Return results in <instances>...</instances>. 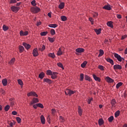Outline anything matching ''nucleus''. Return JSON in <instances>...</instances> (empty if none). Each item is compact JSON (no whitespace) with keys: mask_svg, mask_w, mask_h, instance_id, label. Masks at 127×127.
Returning a JSON list of instances; mask_svg holds the SVG:
<instances>
[{"mask_svg":"<svg viewBox=\"0 0 127 127\" xmlns=\"http://www.w3.org/2000/svg\"><path fill=\"white\" fill-rule=\"evenodd\" d=\"M16 2H17L16 0H10L9 3L13 4V3H16Z\"/></svg>","mask_w":127,"mask_h":127,"instance_id":"nucleus-53","label":"nucleus"},{"mask_svg":"<svg viewBox=\"0 0 127 127\" xmlns=\"http://www.w3.org/2000/svg\"><path fill=\"white\" fill-rule=\"evenodd\" d=\"M50 32H51V35H55V34L56 33L55 32V30H54L53 29H51Z\"/></svg>","mask_w":127,"mask_h":127,"instance_id":"nucleus-44","label":"nucleus"},{"mask_svg":"<svg viewBox=\"0 0 127 127\" xmlns=\"http://www.w3.org/2000/svg\"><path fill=\"white\" fill-rule=\"evenodd\" d=\"M12 115L13 116H16V115H17V112L16 111H12Z\"/></svg>","mask_w":127,"mask_h":127,"instance_id":"nucleus-61","label":"nucleus"},{"mask_svg":"<svg viewBox=\"0 0 127 127\" xmlns=\"http://www.w3.org/2000/svg\"><path fill=\"white\" fill-rule=\"evenodd\" d=\"M17 82L18 84H19V85H20V86L23 85V82H22V80H21V79H18Z\"/></svg>","mask_w":127,"mask_h":127,"instance_id":"nucleus-47","label":"nucleus"},{"mask_svg":"<svg viewBox=\"0 0 127 127\" xmlns=\"http://www.w3.org/2000/svg\"><path fill=\"white\" fill-rule=\"evenodd\" d=\"M14 104H15V102H14V101H11L10 102V106L11 107H13V106H14Z\"/></svg>","mask_w":127,"mask_h":127,"instance_id":"nucleus-59","label":"nucleus"},{"mask_svg":"<svg viewBox=\"0 0 127 127\" xmlns=\"http://www.w3.org/2000/svg\"><path fill=\"white\" fill-rule=\"evenodd\" d=\"M2 28H3V30H4V31H6L7 30H8V26L5 25H3L2 26Z\"/></svg>","mask_w":127,"mask_h":127,"instance_id":"nucleus-34","label":"nucleus"},{"mask_svg":"<svg viewBox=\"0 0 127 127\" xmlns=\"http://www.w3.org/2000/svg\"><path fill=\"white\" fill-rule=\"evenodd\" d=\"M98 125L101 126L104 125V120L103 119H99L98 120Z\"/></svg>","mask_w":127,"mask_h":127,"instance_id":"nucleus-23","label":"nucleus"},{"mask_svg":"<svg viewBox=\"0 0 127 127\" xmlns=\"http://www.w3.org/2000/svg\"><path fill=\"white\" fill-rule=\"evenodd\" d=\"M108 121L109 123H112L114 121V116H112L108 118Z\"/></svg>","mask_w":127,"mask_h":127,"instance_id":"nucleus-43","label":"nucleus"},{"mask_svg":"<svg viewBox=\"0 0 127 127\" xmlns=\"http://www.w3.org/2000/svg\"><path fill=\"white\" fill-rule=\"evenodd\" d=\"M51 112L52 115H55V113H56V110H55V109H52L51 110Z\"/></svg>","mask_w":127,"mask_h":127,"instance_id":"nucleus-57","label":"nucleus"},{"mask_svg":"<svg viewBox=\"0 0 127 127\" xmlns=\"http://www.w3.org/2000/svg\"><path fill=\"white\" fill-rule=\"evenodd\" d=\"M114 57L117 58V60L119 61V62H122V57H121V56L118 54L114 53Z\"/></svg>","mask_w":127,"mask_h":127,"instance_id":"nucleus-8","label":"nucleus"},{"mask_svg":"<svg viewBox=\"0 0 127 127\" xmlns=\"http://www.w3.org/2000/svg\"><path fill=\"white\" fill-rule=\"evenodd\" d=\"M88 62L87 61H84L82 64H81V68H85L86 67V65H87V64Z\"/></svg>","mask_w":127,"mask_h":127,"instance_id":"nucleus-33","label":"nucleus"},{"mask_svg":"<svg viewBox=\"0 0 127 127\" xmlns=\"http://www.w3.org/2000/svg\"><path fill=\"white\" fill-rule=\"evenodd\" d=\"M48 34V32L46 31V32H42L40 33V35L41 36H45V35H47Z\"/></svg>","mask_w":127,"mask_h":127,"instance_id":"nucleus-36","label":"nucleus"},{"mask_svg":"<svg viewBox=\"0 0 127 127\" xmlns=\"http://www.w3.org/2000/svg\"><path fill=\"white\" fill-rule=\"evenodd\" d=\"M30 10L33 13H38L41 9L39 7L36 6L31 7Z\"/></svg>","mask_w":127,"mask_h":127,"instance_id":"nucleus-1","label":"nucleus"},{"mask_svg":"<svg viewBox=\"0 0 127 127\" xmlns=\"http://www.w3.org/2000/svg\"><path fill=\"white\" fill-rule=\"evenodd\" d=\"M26 35H28V31L23 32L22 30L20 31V36H26Z\"/></svg>","mask_w":127,"mask_h":127,"instance_id":"nucleus-10","label":"nucleus"},{"mask_svg":"<svg viewBox=\"0 0 127 127\" xmlns=\"http://www.w3.org/2000/svg\"><path fill=\"white\" fill-rule=\"evenodd\" d=\"M12 122L13 123L11 122V121H7L8 125L10 126H7V127H13V125H15V122H14V121L13 120H12Z\"/></svg>","mask_w":127,"mask_h":127,"instance_id":"nucleus-12","label":"nucleus"},{"mask_svg":"<svg viewBox=\"0 0 127 127\" xmlns=\"http://www.w3.org/2000/svg\"><path fill=\"white\" fill-rule=\"evenodd\" d=\"M117 18L121 19L122 18V15L121 14H117Z\"/></svg>","mask_w":127,"mask_h":127,"instance_id":"nucleus-64","label":"nucleus"},{"mask_svg":"<svg viewBox=\"0 0 127 127\" xmlns=\"http://www.w3.org/2000/svg\"><path fill=\"white\" fill-rule=\"evenodd\" d=\"M19 50L20 53H22V52L24 51V48L23 47V46H19Z\"/></svg>","mask_w":127,"mask_h":127,"instance_id":"nucleus-30","label":"nucleus"},{"mask_svg":"<svg viewBox=\"0 0 127 127\" xmlns=\"http://www.w3.org/2000/svg\"><path fill=\"white\" fill-rule=\"evenodd\" d=\"M32 54H33L34 57H37V56H38V55L39 54H38V51L37 48H35L33 50Z\"/></svg>","mask_w":127,"mask_h":127,"instance_id":"nucleus-6","label":"nucleus"},{"mask_svg":"<svg viewBox=\"0 0 127 127\" xmlns=\"http://www.w3.org/2000/svg\"><path fill=\"white\" fill-rule=\"evenodd\" d=\"M84 80L86 81H88L89 82H91V81H92V78H91V77H90L89 75H85L84 76Z\"/></svg>","mask_w":127,"mask_h":127,"instance_id":"nucleus-17","label":"nucleus"},{"mask_svg":"<svg viewBox=\"0 0 127 127\" xmlns=\"http://www.w3.org/2000/svg\"><path fill=\"white\" fill-rule=\"evenodd\" d=\"M106 61L110 63L111 65H114V61L112 59H111L110 58H107L106 59Z\"/></svg>","mask_w":127,"mask_h":127,"instance_id":"nucleus-20","label":"nucleus"},{"mask_svg":"<svg viewBox=\"0 0 127 127\" xmlns=\"http://www.w3.org/2000/svg\"><path fill=\"white\" fill-rule=\"evenodd\" d=\"M11 10H12V11H13V12H17V11H18V10H19V9H20V7H16L15 6H12L10 7Z\"/></svg>","mask_w":127,"mask_h":127,"instance_id":"nucleus-2","label":"nucleus"},{"mask_svg":"<svg viewBox=\"0 0 127 127\" xmlns=\"http://www.w3.org/2000/svg\"><path fill=\"white\" fill-rule=\"evenodd\" d=\"M51 76V78L53 79H57V78L58 77V76L56 75H54L53 74H52Z\"/></svg>","mask_w":127,"mask_h":127,"instance_id":"nucleus-56","label":"nucleus"},{"mask_svg":"<svg viewBox=\"0 0 127 127\" xmlns=\"http://www.w3.org/2000/svg\"><path fill=\"white\" fill-rule=\"evenodd\" d=\"M75 93H76V91H73V90H71V89H70L69 90V93L68 94V95L70 96H72V95L75 94Z\"/></svg>","mask_w":127,"mask_h":127,"instance_id":"nucleus-40","label":"nucleus"},{"mask_svg":"<svg viewBox=\"0 0 127 127\" xmlns=\"http://www.w3.org/2000/svg\"><path fill=\"white\" fill-rule=\"evenodd\" d=\"M89 21H90L91 24H94V19H93V18L89 17Z\"/></svg>","mask_w":127,"mask_h":127,"instance_id":"nucleus-55","label":"nucleus"},{"mask_svg":"<svg viewBox=\"0 0 127 127\" xmlns=\"http://www.w3.org/2000/svg\"><path fill=\"white\" fill-rule=\"evenodd\" d=\"M92 76L95 81H97V82H101V78L100 77H97V76L95 74H93Z\"/></svg>","mask_w":127,"mask_h":127,"instance_id":"nucleus-14","label":"nucleus"},{"mask_svg":"<svg viewBox=\"0 0 127 127\" xmlns=\"http://www.w3.org/2000/svg\"><path fill=\"white\" fill-rule=\"evenodd\" d=\"M92 101H93V98L91 97L90 99H88L87 103L89 105H90V104H91V102H92Z\"/></svg>","mask_w":127,"mask_h":127,"instance_id":"nucleus-58","label":"nucleus"},{"mask_svg":"<svg viewBox=\"0 0 127 127\" xmlns=\"http://www.w3.org/2000/svg\"><path fill=\"white\" fill-rule=\"evenodd\" d=\"M110 103L112 106V108H116V106H117V101L115 99H113L111 101Z\"/></svg>","mask_w":127,"mask_h":127,"instance_id":"nucleus-5","label":"nucleus"},{"mask_svg":"<svg viewBox=\"0 0 127 127\" xmlns=\"http://www.w3.org/2000/svg\"><path fill=\"white\" fill-rule=\"evenodd\" d=\"M80 81L82 82L84 80V74L81 73L80 75Z\"/></svg>","mask_w":127,"mask_h":127,"instance_id":"nucleus-50","label":"nucleus"},{"mask_svg":"<svg viewBox=\"0 0 127 127\" xmlns=\"http://www.w3.org/2000/svg\"><path fill=\"white\" fill-rule=\"evenodd\" d=\"M64 6H65V3H64V2H61L59 5V8H60V9H63Z\"/></svg>","mask_w":127,"mask_h":127,"instance_id":"nucleus-19","label":"nucleus"},{"mask_svg":"<svg viewBox=\"0 0 127 127\" xmlns=\"http://www.w3.org/2000/svg\"><path fill=\"white\" fill-rule=\"evenodd\" d=\"M43 83H47L49 85H51L52 84V80L49 78H44Z\"/></svg>","mask_w":127,"mask_h":127,"instance_id":"nucleus-7","label":"nucleus"},{"mask_svg":"<svg viewBox=\"0 0 127 127\" xmlns=\"http://www.w3.org/2000/svg\"><path fill=\"white\" fill-rule=\"evenodd\" d=\"M78 114L80 116H82V115H83V110H82V109L81 108V106H78Z\"/></svg>","mask_w":127,"mask_h":127,"instance_id":"nucleus-18","label":"nucleus"},{"mask_svg":"<svg viewBox=\"0 0 127 127\" xmlns=\"http://www.w3.org/2000/svg\"><path fill=\"white\" fill-rule=\"evenodd\" d=\"M9 109H10V106H9V105H6L4 107V111H5V112H8V110H9Z\"/></svg>","mask_w":127,"mask_h":127,"instance_id":"nucleus-42","label":"nucleus"},{"mask_svg":"<svg viewBox=\"0 0 127 127\" xmlns=\"http://www.w3.org/2000/svg\"><path fill=\"white\" fill-rule=\"evenodd\" d=\"M46 74L47 76H51L52 75V71H51V70H47Z\"/></svg>","mask_w":127,"mask_h":127,"instance_id":"nucleus-35","label":"nucleus"},{"mask_svg":"<svg viewBox=\"0 0 127 127\" xmlns=\"http://www.w3.org/2000/svg\"><path fill=\"white\" fill-rule=\"evenodd\" d=\"M57 65L58 66V67H60V68H62L63 70H64V67L63 66V64L61 63H58Z\"/></svg>","mask_w":127,"mask_h":127,"instance_id":"nucleus-38","label":"nucleus"},{"mask_svg":"<svg viewBox=\"0 0 127 127\" xmlns=\"http://www.w3.org/2000/svg\"><path fill=\"white\" fill-rule=\"evenodd\" d=\"M16 120L18 124H20V123H21V119H20V118L16 117Z\"/></svg>","mask_w":127,"mask_h":127,"instance_id":"nucleus-51","label":"nucleus"},{"mask_svg":"<svg viewBox=\"0 0 127 127\" xmlns=\"http://www.w3.org/2000/svg\"><path fill=\"white\" fill-rule=\"evenodd\" d=\"M40 119L41 124H42V125H45V118H44V116L41 115Z\"/></svg>","mask_w":127,"mask_h":127,"instance_id":"nucleus-16","label":"nucleus"},{"mask_svg":"<svg viewBox=\"0 0 127 127\" xmlns=\"http://www.w3.org/2000/svg\"><path fill=\"white\" fill-rule=\"evenodd\" d=\"M118 69L119 70H122V65H120V64H115L114 65V70H118Z\"/></svg>","mask_w":127,"mask_h":127,"instance_id":"nucleus-11","label":"nucleus"},{"mask_svg":"<svg viewBox=\"0 0 127 127\" xmlns=\"http://www.w3.org/2000/svg\"><path fill=\"white\" fill-rule=\"evenodd\" d=\"M127 37V35H124L122 36L121 39L122 40H124V39H126Z\"/></svg>","mask_w":127,"mask_h":127,"instance_id":"nucleus-60","label":"nucleus"},{"mask_svg":"<svg viewBox=\"0 0 127 127\" xmlns=\"http://www.w3.org/2000/svg\"><path fill=\"white\" fill-rule=\"evenodd\" d=\"M22 45L24 46L27 50H28V49H30V48L31 47L30 45L27 44L26 43H23Z\"/></svg>","mask_w":127,"mask_h":127,"instance_id":"nucleus-13","label":"nucleus"},{"mask_svg":"<svg viewBox=\"0 0 127 127\" xmlns=\"http://www.w3.org/2000/svg\"><path fill=\"white\" fill-rule=\"evenodd\" d=\"M48 56L49 57H51V58H53V59H54V58H55V54H54V53H49L48 54Z\"/></svg>","mask_w":127,"mask_h":127,"instance_id":"nucleus-32","label":"nucleus"},{"mask_svg":"<svg viewBox=\"0 0 127 127\" xmlns=\"http://www.w3.org/2000/svg\"><path fill=\"white\" fill-rule=\"evenodd\" d=\"M75 51L78 53H82L85 51V49L81 48H77L75 50Z\"/></svg>","mask_w":127,"mask_h":127,"instance_id":"nucleus-15","label":"nucleus"},{"mask_svg":"<svg viewBox=\"0 0 127 127\" xmlns=\"http://www.w3.org/2000/svg\"><path fill=\"white\" fill-rule=\"evenodd\" d=\"M38 107L39 108H41V109H44V106H43V104L41 103H38Z\"/></svg>","mask_w":127,"mask_h":127,"instance_id":"nucleus-49","label":"nucleus"},{"mask_svg":"<svg viewBox=\"0 0 127 127\" xmlns=\"http://www.w3.org/2000/svg\"><path fill=\"white\" fill-rule=\"evenodd\" d=\"M107 25H108L111 28H114V25H113V22L112 21H108L107 23Z\"/></svg>","mask_w":127,"mask_h":127,"instance_id":"nucleus-22","label":"nucleus"},{"mask_svg":"<svg viewBox=\"0 0 127 127\" xmlns=\"http://www.w3.org/2000/svg\"><path fill=\"white\" fill-rule=\"evenodd\" d=\"M27 96L28 97H31L32 96H33L34 97H36V98L38 97V95H37V94H36V93H35V92L34 91H32L29 93H28Z\"/></svg>","mask_w":127,"mask_h":127,"instance_id":"nucleus-3","label":"nucleus"},{"mask_svg":"<svg viewBox=\"0 0 127 127\" xmlns=\"http://www.w3.org/2000/svg\"><path fill=\"white\" fill-rule=\"evenodd\" d=\"M95 32H96V34L97 35H99V34H101V31H102V29L99 28L98 29H94Z\"/></svg>","mask_w":127,"mask_h":127,"instance_id":"nucleus-25","label":"nucleus"},{"mask_svg":"<svg viewBox=\"0 0 127 127\" xmlns=\"http://www.w3.org/2000/svg\"><path fill=\"white\" fill-rule=\"evenodd\" d=\"M45 77V73H44L43 72H41L39 74V78L40 79H43Z\"/></svg>","mask_w":127,"mask_h":127,"instance_id":"nucleus-21","label":"nucleus"},{"mask_svg":"<svg viewBox=\"0 0 127 127\" xmlns=\"http://www.w3.org/2000/svg\"><path fill=\"white\" fill-rule=\"evenodd\" d=\"M70 90L69 89H66L65 91H64V93L66 96H68L70 93Z\"/></svg>","mask_w":127,"mask_h":127,"instance_id":"nucleus-48","label":"nucleus"},{"mask_svg":"<svg viewBox=\"0 0 127 127\" xmlns=\"http://www.w3.org/2000/svg\"><path fill=\"white\" fill-rule=\"evenodd\" d=\"M63 54V53L62 52V51H61V48H59V50L57 52V55L58 56H61V55H62Z\"/></svg>","mask_w":127,"mask_h":127,"instance_id":"nucleus-29","label":"nucleus"},{"mask_svg":"<svg viewBox=\"0 0 127 127\" xmlns=\"http://www.w3.org/2000/svg\"><path fill=\"white\" fill-rule=\"evenodd\" d=\"M49 26L52 28H56L58 26V25L56 24H51L49 25Z\"/></svg>","mask_w":127,"mask_h":127,"instance_id":"nucleus-28","label":"nucleus"},{"mask_svg":"<svg viewBox=\"0 0 127 127\" xmlns=\"http://www.w3.org/2000/svg\"><path fill=\"white\" fill-rule=\"evenodd\" d=\"M37 103H39V100L38 98H34L30 102V105L32 106V105H34V104H36Z\"/></svg>","mask_w":127,"mask_h":127,"instance_id":"nucleus-4","label":"nucleus"},{"mask_svg":"<svg viewBox=\"0 0 127 127\" xmlns=\"http://www.w3.org/2000/svg\"><path fill=\"white\" fill-rule=\"evenodd\" d=\"M61 19H62V21H66L67 20V17L65 16H61Z\"/></svg>","mask_w":127,"mask_h":127,"instance_id":"nucleus-37","label":"nucleus"},{"mask_svg":"<svg viewBox=\"0 0 127 127\" xmlns=\"http://www.w3.org/2000/svg\"><path fill=\"white\" fill-rule=\"evenodd\" d=\"M48 39L49 40V41H50V42H51V43H53V42H54V41H55V39L54 38H51L49 37L48 38Z\"/></svg>","mask_w":127,"mask_h":127,"instance_id":"nucleus-31","label":"nucleus"},{"mask_svg":"<svg viewBox=\"0 0 127 127\" xmlns=\"http://www.w3.org/2000/svg\"><path fill=\"white\" fill-rule=\"evenodd\" d=\"M103 8L104 9H106L107 10H111V6L110 5H105L103 7Z\"/></svg>","mask_w":127,"mask_h":127,"instance_id":"nucleus-26","label":"nucleus"},{"mask_svg":"<svg viewBox=\"0 0 127 127\" xmlns=\"http://www.w3.org/2000/svg\"><path fill=\"white\" fill-rule=\"evenodd\" d=\"M120 114H121V112L120 111V110L117 111L115 113V118H117V117H119V116H120Z\"/></svg>","mask_w":127,"mask_h":127,"instance_id":"nucleus-41","label":"nucleus"},{"mask_svg":"<svg viewBox=\"0 0 127 127\" xmlns=\"http://www.w3.org/2000/svg\"><path fill=\"white\" fill-rule=\"evenodd\" d=\"M14 62H15V58H13L9 62L8 64H10V65H12L13 64H14Z\"/></svg>","mask_w":127,"mask_h":127,"instance_id":"nucleus-27","label":"nucleus"},{"mask_svg":"<svg viewBox=\"0 0 127 127\" xmlns=\"http://www.w3.org/2000/svg\"><path fill=\"white\" fill-rule=\"evenodd\" d=\"M105 80L107 83H114V79H112L111 77L109 76H106L105 78Z\"/></svg>","mask_w":127,"mask_h":127,"instance_id":"nucleus-9","label":"nucleus"},{"mask_svg":"<svg viewBox=\"0 0 127 127\" xmlns=\"http://www.w3.org/2000/svg\"><path fill=\"white\" fill-rule=\"evenodd\" d=\"M35 2H36V1H35V0H33L31 1V3L33 6H36V3Z\"/></svg>","mask_w":127,"mask_h":127,"instance_id":"nucleus-52","label":"nucleus"},{"mask_svg":"<svg viewBox=\"0 0 127 127\" xmlns=\"http://www.w3.org/2000/svg\"><path fill=\"white\" fill-rule=\"evenodd\" d=\"M121 86H123V82H119L117 85H116V88L117 89H119L121 87Z\"/></svg>","mask_w":127,"mask_h":127,"instance_id":"nucleus-45","label":"nucleus"},{"mask_svg":"<svg viewBox=\"0 0 127 127\" xmlns=\"http://www.w3.org/2000/svg\"><path fill=\"white\" fill-rule=\"evenodd\" d=\"M41 23H42L41 21L37 22L36 24L37 26H39V25H41Z\"/></svg>","mask_w":127,"mask_h":127,"instance_id":"nucleus-63","label":"nucleus"},{"mask_svg":"<svg viewBox=\"0 0 127 127\" xmlns=\"http://www.w3.org/2000/svg\"><path fill=\"white\" fill-rule=\"evenodd\" d=\"M2 84L3 86H6V85H7V79H6V78L2 79Z\"/></svg>","mask_w":127,"mask_h":127,"instance_id":"nucleus-24","label":"nucleus"},{"mask_svg":"<svg viewBox=\"0 0 127 127\" xmlns=\"http://www.w3.org/2000/svg\"><path fill=\"white\" fill-rule=\"evenodd\" d=\"M45 46H44V45H43L41 48H39V51H41V52H42L43 51H44V50H45Z\"/></svg>","mask_w":127,"mask_h":127,"instance_id":"nucleus-46","label":"nucleus"},{"mask_svg":"<svg viewBox=\"0 0 127 127\" xmlns=\"http://www.w3.org/2000/svg\"><path fill=\"white\" fill-rule=\"evenodd\" d=\"M103 54H104V50H100L98 57H100V56H103Z\"/></svg>","mask_w":127,"mask_h":127,"instance_id":"nucleus-39","label":"nucleus"},{"mask_svg":"<svg viewBox=\"0 0 127 127\" xmlns=\"http://www.w3.org/2000/svg\"><path fill=\"white\" fill-rule=\"evenodd\" d=\"M98 69H100V70H101V71H104V66L102 65H98Z\"/></svg>","mask_w":127,"mask_h":127,"instance_id":"nucleus-54","label":"nucleus"},{"mask_svg":"<svg viewBox=\"0 0 127 127\" xmlns=\"http://www.w3.org/2000/svg\"><path fill=\"white\" fill-rule=\"evenodd\" d=\"M37 107H38V105L37 104L33 105V108H34V109H37Z\"/></svg>","mask_w":127,"mask_h":127,"instance_id":"nucleus-62","label":"nucleus"}]
</instances>
